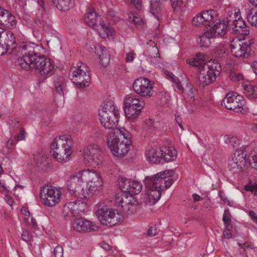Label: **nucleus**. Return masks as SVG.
Here are the masks:
<instances>
[{
    "instance_id": "53",
    "label": "nucleus",
    "mask_w": 257,
    "mask_h": 257,
    "mask_svg": "<svg viewBox=\"0 0 257 257\" xmlns=\"http://www.w3.org/2000/svg\"><path fill=\"white\" fill-rule=\"evenodd\" d=\"M159 230L156 225H154L149 228L147 231V234L150 237H153L158 233Z\"/></svg>"
},
{
    "instance_id": "63",
    "label": "nucleus",
    "mask_w": 257,
    "mask_h": 257,
    "mask_svg": "<svg viewBox=\"0 0 257 257\" xmlns=\"http://www.w3.org/2000/svg\"><path fill=\"white\" fill-rule=\"evenodd\" d=\"M14 146V140L12 138H10L6 144V147L8 149H10Z\"/></svg>"
},
{
    "instance_id": "29",
    "label": "nucleus",
    "mask_w": 257,
    "mask_h": 257,
    "mask_svg": "<svg viewBox=\"0 0 257 257\" xmlns=\"http://www.w3.org/2000/svg\"><path fill=\"white\" fill-rule=\"evenodd\" d=\"M242 87L244 93L249 99L252 100L257 98V85L250 83H243Z\"/></svg>"
},
{
    "instance_id": "20",
    "label": "nucleus",
    "mask_w": 257,
    "mask_h": 257,
    "mask_svg": "<svg viewBox=\"0 0 257 257\" xmlns=\"http://www.w3.org/2000/svg\"><path fill=\"white\" fill-rule=\"evenodd\" d=\"M212 26L213 27H211L208 31L211 32V34L214 38L224 36L227 32V27H230L225 20H219L217 22H216L215 20Z\"/></svg>"
},
{
    "instance_id": "58",
    "label": "nucleus",
    "mask_w": 257,
    "mask_h": 257,
    "mask_svg": "<svg viewBox=\"0 0 257 257\" xmlns=\"http://www.w3.org/2000/svg\"><path fill=\"white\" fill-rule=\"evenodd\" d=\"M21 237L24 241L26 242H28L31 239V235L29 231H23V232L22 233L21 235Z\"/></svg>"
},
{
    "instance_id": "50",
    "label": "nucleus",
    "mask_w": 257,
    "mask_h": 257,
    "mask_svg": "<svg viewBox=\"0 0 257 257\" xmlns=\"http://www.w3.org/2000/svg\"><path fill=\"white\" fill-rule=\"evenodd\" d=\"M170 2L175 11H179L183 4L182 0H170Z\"/></svg>"
},
{
    "instance_id": "19",
    "label": "nucleus",
    "mask_w": 257,
    "mask_h": 257,
    "mask_svg": "<svg viewBox=\"0 0 257 257\" xmlns=\"http://www.w3.org/2000/svg\"><path fill=\"white\" fill-rule=\"evenodd\" d=\"M37 3L40 8L39 9V13L37 14L36 18L32 26L35 31H39L43 29L46 26L47 23L45 20L46 7L43 0H37Z\"/></svg>"
},
{
    "instance_id": "3",
    "label": "nucleus",
    "mask_w": 257,
    "mask_h": 257,
    "mask_svg": "<svg viewBox=\"0 0 257 257\" xmlns=\"http://www.w3.org/2000/svg\"><path fill=\"white\" fill-rule=\"evenodd\" d=\"M73 142L71 136H60L56 137L51 145V153L59 162H65L72 153Z\"/></svg>"
},
{
    "instance_id": "39",
    "label": "nucleus",
    "mask_w": 257,
    "mask_h": 257,
    "mask_svg": "<svg viewBox=\"0 0 257 257\" xmlns=\"http://www.w3.org/2000/svg\"><path fill=\"white\" fill-rule=\"evenodd\" d=\"M247 18L251 25L257 27V10L255 11L253 9L248 10Z\"/></svg>"
},
{
    "instance_id": "22",
    "label": "nucleus",
    "mask_w": 257,
    "mask_h": 257,
    "mask_svg": "<svg viewBox=\"0 0 257 257\" xmlns=\"http://www.w3.org/2000/svg\"><path fill=\"white\" fill-rule=\"evenodd\" d=\"M84 182L82 179V174L81 173L72 175L67 181V187L69 191L71 194L76 193L77 189Z\"/></svg>"
},
{
    "instance_id": "27",
    "label": "nucleus",
    "mask_w": 257,
    "mask_h": 257,
    "mask_svg": "<svg viewBox=\"0 0 257 257\" xmlns=\"http://www.w3.org/2000/svg\"><path fill=\"white\" fill-rule=\"evenodd\" d=\"M124 106L143 108L144 106V103L143 101L141 102L137 96L130 94L125 97Z\"/></svg>"
},
{
    "instance_id": "14",
    "label": "nucleus",
    "mask_w": 257,
    "mask_h": 257,
    "mask_svg": "<svg viewBox=\"0 0 257 257\" xmlns=\"http://www.w3.org/2000/svg\"><path fill=\"white\" fill-rule=\"evenodd\" d=\"M246 156L242 151H236L232 159L228 161L229 171L234 174L241 173L246 164Z\"/></svg>"
},
{
    "instance_id": "64",
    "label": "nucleus",
    "mask_w": 257,
    "mask_h": 257,
    "mask_svg": "<svg viewBox=\"0 0 257 257\" xmlns=\"http://www.w3.org/2000/svg\"><path fill=\"white\" fill-rule=\"evenodd\" d=\"M249 128L254 132H257V122L249 124Z\"/></svg>"
},
{
    "instance_id": "6",
    "label": "nucleus",
    "mask_w": 257,
    "mask_h": 257,
    "mask_svg": "<svg viewBox=\"0 0 257 257\" xmlns=\"http://www.w3.org/2000/svg\"><path fill=\"white\" fill-rule=\"evenodd\" d=\"M153 81L145 77H140L135 80L133 88L135 92L142 97H151L154 94Z\"/></svg>"
},
{
    "instance_id": "10",
    "label": "nucleus",
    "mask_w": 257,
    "mask_h": 257,
    "mask_svg": "<svg viewBox=\"0 0 257 257\" xmlns=\"http://www.w3.org/2000/svg\"><path fill=\"white\" fill-rule=\"evenodd\" d=\"M116 212V210L114 209L103 208L97 210L96 214L102 224L111 227L119 221V217Z\"/></svg>"
},
{
    "instance_id": "40",
    "label": "nucleus",
    "mask_w": 257,
    "mask_h": 257,
    "mask_svg": "<svg viewBox=\"0 0 257 257\" xmlns=\"http://www.w3.org/2000/svg\"><path fill=\"white\" fill-rule=\"evenodd\" d=\"M130 185V192H128L129 194L133 196L134 195L139 194L141 192L142 185L140 183L136 181L131 180Z\"/></svg>"
},
{
    "instance_id": "43",
    "label": "nucleus",
    "mask_w": 257,
    "mask_h": 257,
    "mask_svg": "<svg viewBox=\"0 0 257 257\" xmlns=\"http://www.w3.org/2000/svg\"><path fill=\"white\" fill-rule=\"evenodd\" d=\"M150 190L149 195L151 196L154 200V203L157 202L161 198V192L163 190H159L160 188H148Z\"/></svg>"
},
{
    "instance_id": "9",
    "label": "nucleus",
    "mask_w": 257,
    "mask_h": 257,
    "mask_svg": "<svg viewBox=\"0 0 257 257\" xmlns=\"http://www.w3.org/2000/svg\"><path fill=\"white\" fill-rule=\"evenodd\" d=\"M84 21L88 26L90 27H100L107 37L112 36L113 30L108 24L105 23L100 16L97 15L95 12L91 11L87 13L85 16Z\"/></svg>"
},
{
    "instance_id": "60",
    "label": "nucleus",
    "mask_w": 257,
    "mask_h": 257,
    "mask_svg": "<svg viewBox=\"0 0 257 257\" xmlns=\"http://www.w3.org/2000/svg\"><path fill=\"white\" fill-rule=\"evenodd\" d=\"M132 4L136 7L137 9L141 8L142 1L141 0H130Z\"/></svg>"
},
{
    "instance_id": "31",
    "label": "nucleus",
    "mask_w": 257,
    "mask_h": 257,
    "mask_svg": "<svg viewBox=\"0 0 257 257\" xmlns=\"http://www.w3.org/2000/svg\"><path fill=\"white\" fill-rule=\"evenodd\" d=\"M165 150H162V156L161 160L165 162H170L175 161L177 158V151L173 148L169 147L165 149Z\"/></svg>"
},
{
    "instance_id": "47",
    "label": "nucleus",
    "mask_w": 257,
    "mask_h": 257,
    "mask_svg": "<svg viewBox=\"0 0 257 257\" xmlns=\"http://www.w3.org/2000/svg\"><path fill=\"white\" fill-rule=\"evenodd\" d=\"M145 122L146 128L150 133H153L155 132L156 127L155 126L154 121L152 119H147L145 120Z\"/></svg>"
},
{
    "instance_id": "36",
    "label": "nucleus",
    "mask_w": 257,
    "mask_h": 257,
    "mask_svg": "<svg viewBox=\"0 0 257 257\" xmlns=\"http://www.w3.org/2000/svg\"><path fill=\"white\" fill-rule=\"evenodd\" d=\"M34 160L38 166L42 169L48 166L49 161L48 158L39 153L34 155Z\"/></svg>"
},
{
    "instance_id": "26",
    "label": "nucleus",
    "mask_w": 257,
    "mask_h": 257,
    "mask_svg": "<svg viewBox=\"0 0 257 257\" xmlns=\"http://www.w3.org/2000/svg\"><path fill=\"white\" fill-rule=\"evenodd\" d=\"M167 0H156L152 2L150 12L157 20H159L161 14L163 12V5Z\"/></svg>"
},
{
    "instance_id": "12",
    "label": "nucleus",
    "mask_w": 257,
    "mask_h": 257,
    "mask_svg": "<svg viewBox=\"0 0 257 257\" xmlns=\"http://www.w3.org/2000/svg\"><path fill=\"white\" fill-rule=\"evenodd\" d=\"M241 95L228 93L221 101V105L229 110L241 112L243 110V102Z\"/></svg>"
},
{
    "instance_id": "23",
    "label": "nucleus",
    "mask_w": 257,
    "mask_h": 257,
    "mask_svg": "<svg viewBox=\"0 0 257 257\" xmlns=\"http://www.w3.org/2000/svg\"><path fill=\"white\" fill-rule=\"evenodd\" d=\"M15 17L7 10L0 7V25L11 28L16 25Z\"/></svg>"
},
{
    "instance_id": "41",
    "label": "nucleus",
    "mask_w": 257,
    "mask_h": 257,
    "mask_svg": "<svg viewBox=\"0 0 257 257\" xmlns=\"http://www.w3.org/2000/svg\"><path fill=\"white\" fill-rule=\"evenodd\" d=\"M131 180L122 178L119 182V187L122 193H128L130 192Z\"/></svg>"
},
{
    "instance_id": "32",
    "label": "nucleus",
    "mask_w": 257,
    "mask_h": 257,
    "mask_svg": "<svg viewBox=\"0 0 257 257\" xmlns=\"http://www.w3.org/2000/svg\"><path fill=\"white\" fill-rule=\"evenodd\" d=\"M90 179L89 181L91 183L90 184V189L92 191L97 190V188L102 185V179L100 177L98 174L95 172H92L89 174Z\"/></svg>"
},
{
    "instance_id": "2",
    "label": "nucleus",
    "mask_w": 257,
    "mask_h": 257,
    "mask_svg": "<svg viewBox=\"0 0 257 257\" xmlns=\"http://www.w3.org/2000/svg\"><path fill=\"white\" fill-rule=\"evenodd\" d=\"M131 134L124 128L111 130L106 137V143L111 153L117 157L125 156L132 143Z\"/></svg>"
},
{
    "instance_id": "44",
    "label": "nucleus",
    "mask_w": 257,
    "mask_h": 257,
    "mask_svg": "<svg viewBox=\"0 0 257 257\" xmlns=\"http://www.w3.org/2000/svg\"><path fill=\"white\" fill-rule=\"evenodd\" d=\"M101 110L111 111L112 113H117V114H119L118 110L116 108V107L114 105L113 102L112 101H107L106 103H105L104 105L101 108Z\"/></svg>"
},
{
    "instance_id": "49",
    "label": "nucleus",
    "mask_w": 257,
    "mask_h": 257,
    "mask_svg": "<svg viewBox=\"0 0 257 257\" xmlns=\"http://www.w3.org/2000/svg\"><path fill=\"white\" fill-rule=\"evenodd\" d=\"M225 143L230 145L233 148L237 147L239 145V140L236 137H228L225 140Z\"/></svg>"
},
{
    "instance_id": "33",
    "label": "nucleus",
    "mask_w": 257,
    "mask_h": 257,
    "mask_svg": "<svg viewBox=\"0 0 257 257\" xmlns=\"http://www.w3.org/2000/svg\"><path fill=\"white\" fill-rule=\"evenodd\" d=\"M214 38L208 30L204 33V34L200 37L199 46L201 47L207 48L211 44V40Z\"/></svg>"
},
{
    "instance_id": "34",
    "label": "nucleus",
    "mask_w": 257,
    "mask_h": 257,
    "mask_svg": "<svg viewBox=\"0 0 257 257\" xmlns=\"http://www.w3.org/2000/svg\"><path fill=\"white\" fill-rule=\"evenodd\" d=\"M124 109L125 115L128 119H132L137 118L140 114L142 108L124 106Z\"/></svg>"
},
{
    "instance_id": "11",
    "label": "nucleus",
    "mask_w": 257,
    "mask_h": 257,
    "mask_svg": "<svg viewBox=\"0 0 257 257\" xmlns=\"http://www.w3.org/2000/svg\"><path fill=\"white\" fill-rule=\"evenodd\" d=\"M100 148L96 145H90L83 150L84 159L92 166L102 163V155Z\"/></svg>"
},
{
    "instance_id": "13",
    "label": "nucleus",
    "mask_w": 257,
    "mask_h": 257,
    "mask_svg": "<svg viewBox=\"0 0 257 257\" xmlns=\"http://www.w3.org/2000/svg\"><path fill=\"white\" fill-rule=\"evenodd\" d=\"M218 15L217 12L214 10L204 11L193 19L192 23L196 26H211L217 20Z\"/></svg>"
},
{
    "instance_id": "25",
    "label": "nucleus",
    "mask_w": 257,
    "mask_h": 257,
    "mask_svg": "<svg viewBox=\"0 0 257 257\" xmlns=\"http://www.w3.org/2000/svg\"><path fill=\"white\" fill-rule=\"evenodd\" d=\"M95 53L99 59L101 65L106 67L110 60V55L107 49L104 47L98 46L95 48Z\"/></svg>"
},
{
    "instance_id": "45",
    "label": "nucleus",
    "mask_w": 257,
    "mask_h": 257,
    "mask_svg": "<svg viewBox=\"0 0 257 257\" xmlns=\"http://www.w3.org/2000/svg\"><path fill=\"white\" fill-rule=\"evenodd\" d=\"M188 64L193 66L198 67L199 72L202 71L204 69L205 66V63H202V61H199L196 58L189 60Z\"/></svg>"
},
{
    "instance_id": "8",
    "label": "nucleus",
    "mask_w": 257,
    "mask_h": 257,
    "mask_svg": "<svg viewBox=\"0 0 257 257\" xmlns=\"http://www.w3.org/2000/svg\"><path fill=\"white\" fill-rule=\"evenodd\" d=\"M40 196L44 205L52 207L59 201L61 192L56 188L47 186L40 190Z\"/></svg>"
},
{
    "instance_id": "62",
    "label": "nucleus",
    "mask_w": 257,
    "mask_h": 257,
    "mask_svg": "<svg viewBox=\"0 0 257 257\" xmlns=\"http://www.w3.org/2000/svg\"><path fill=\"white\" fill-rule=\"evenodd\" d=\"M231 230H224L223 232V237L224 238L230 239L232 238V235L230 232Z\"/></svg>"
},
{
    "instance_id": "30",
    "label": "nucleus",
    "mask_w": 257,
    "mask_h": 257,
    "mask_svg": "<svg viewBox=\"0 0 257 257\" xmlns=\"http://www.w3.org/2000/svg\"><path fill=\"white\" fill-rule=\"evenodd\" d=\"M162 156V150L152 148L148 151L147 158L149 162L154 164H159L161 162Z\"/></svg>"
},
{
    "instance_id": "61",
    "label": "nucleus",
    "mask_w": 257,
    "mask_h": 257,
    "mask_svg": "<svg viewBox=\"0 0 257 257\" xmlns=\"http://www.w3.org/2000/svg\"><path fill=\"white\" fill-rule=\"evenodd\" d=\"M134 57L133 56V53L130 52V53H128L126 54V58H125L126 62H133L134 61Z\"/></svg>"
},
{
    "instance_id": "17",
    "label": "nucleus",
    "mask_w": 257,
    "mask_h": 257,
    "mask_svg": "<svg viewBox=\"0 0 257 257\" xmlns=\"http://www.w3.org/2000/svg\"><path fill=\"white\" fill-rule=\"evenodd\" d=\"M116 204L120 206L123 212H129L131 208L136 207L138 204L132 195L126 193H118L115 199Z\"/></svg>"
},
{
    "instance_id": "51",
    "label": "nucleus",
    "mask_w": 257,
    "mask_h": 257,
    "mask_svg": "<svg viewBox=\"0 0 257 257\" xmlns=\"http://www.w3.org/2000/svg\"><path fill=\"white\" fill-rule=\"evenodd\" d=\"M229 77L230 79L234 82H237L243 79V76L240 73L231 72L229 74Z\"/></svg>"
},
{
    "instance_id": "35",
    "label": "nucleus",
    "mask_w": 257,
    "mask_h": 257,
    "mask_svg": "<svg viewBox=\"0 0 257 257\" xmlns=\"http://www.w3.org/2000/svg\"><path fill=\"white\" fill-rule=\"evenodd\" d=\"M240 19H241V18H240L239 10H237V11H236V10H231L228 12L226 22L228 25L230 27L234 24V22H235Z\"/></svg>"
},
{
    "instance_id": "21",
    "label": "nucleus",
    "mask_w": 257,
    "mask_h": 257,
    "mask_svg": "<svg viewBox=\"0 0 257 257\" xmlns=\"http://www.w3.org/2000/svg\"><path fill=\"white\" fill-rule=\"evenodd\" d=\"M73 225L74 230L78 232H87L95 230L96 227L84 218H77L74 220Z\"/></svg>"
},
{
    "instance_id": "28",
    "label": "nucleus",
    "mask_w": 257,
    "mask_h": 257,
    "mask_svg": "<svg viewBox=\"0 0 257 257\" xmlns=\"http://www.w3.org/2000/svg\"><path fill=\"white\" fill-rule=\"evenodd\" d=\"M53 4L62 11H67L75 6V0H52Z\"/></svg>"
},
{
    "instance_id": "59",
    "label": "nucleus",
    "mask_w": 257,
    "mask_h": 257,
    "mask_svg": "<svg viewBox=\"0 0 257 257\" xmlns=\"http://www.w3.org/2000/svg\"><path fill=\"white\" fill-rule=\"evenodd\" d=\"M25 132L23 128H21L19 134L17 136L18 141H20L25 140Z\"/></svg>"
},
{
    "instance_id": "55",
    "label": "nucleus",
    "mask_w": 257,
    "mask_h": 257,
    "mask_svg": "<svg viewBox=\"0 0 257 257\" xmlns=\"http://www.w3.org/2000/svg\"><path fill=\"white\" fill-rule=\"evenodd\" d=\"M184 92H185L191 97H193L194 90L192 85L190 83H188L187 84L186 88L184 89Z\"/></svg>"
},
{
    "instance_id": "46",
    "label": "nucleus",
    "mask_w": 257,
    "mask_h": 257,
    "mask_svg": "<svg viewBox=\"0 0 257 257\" xmlns=\"http://www.w3.org/2000/svg\"><path fill=\"white\" fill-rule=\"evenodd\" d=\"M66 85L62 78H60L58 80L55 82V88L57 93L63 94V91L65 88Z\"/></svg>"
},
{
    "instance_id": "54",
    "label": "nucleus",
    "mask_w": 257,
    "mask_h": 257,
    "mask_svg": "<svg viewBox=\"0 0 257 257\" xmlns=\"http://www.w3.org/2000/svg\"><path fill=\"white\" fill-rule=\"evenodd\" d=\"M54 257H63V249L61 246L58 245L53 250Z\"/></svg>"
},
{
    "instance_id": "5",
    "label": "nucleus",
    "mask_w": 257,
    "mask_h": 257,
    "mask_svg": "<svg viewBox=\"0 0 257 257\" xmlns=\"http://www.w3.org/2000/svg\"><path fill=\"white\" fill-rule=\"evenodd\" d=\"M207 67L208 70L206 72L204 69L199 72L197 83L200 87H204L211 84L220 75L221 67L217 61L214 60L212 62L210 61Z\"/></svg>"
},
{
    "instance_id": "24",
    "label": "nucleus",
    "mask_w": 257,
    "mask_h": 257,
    "mask_svg": "<svg viewBox=\"0 0 257 257\" xmlns=\"http://www.w3.org/2000/svg\"><path fill=\"white\" fill-rule=\"evenodd\" d=\"M231 26L233 32L237 35L247 36L249 33V27L242 18L234 22Z\"/></svg>"
},
{
    "instance_id": "4",
    "label": "nucleus",
    "mask_w": 257,
    "mask_h": 257,
    "mask_svg": "<svg viewBox=\"0 0 257 257\" xmlns=\"http://www.w3.org/2000/svg\"><path fill=\"white\" fill-rule=\"evenodd\" d=\"M174 174L173 170H165L156 174L146 177L144 182L147 188H160L159 190H165L169 188L173 183L172 178Z\"/></svg>"
},
{
    "instance_id": "1",
    "label": "nucleus",
    "mask_w": 257,
    "mask_h": 257,
    "mask_svg": "<svg viewBox=\"0 0 257 257\" xmlns=\"http://www.w3.org/2000/svg\"><path fill=\"white\" fill-rule=\"evenodd\" d=\"M18 49L23 54L18 60L19 65L23 69L39 74L44 78L53 74L55 67L50 59L36 53L30 44H22Z\"/></svg>"
},
{
    "instance_id": "18",
    "label": "nucleus",
    "mask_w": 257,
    "mask_h": 257,
    "mask_svg": "<svg viewBox=\"0 0 257 257\" xmlns=\"http://www.w3.org/2000/svg\"><path fill=\"white\" fill-rule=\"evenodd\" d=\"M118 115L117 113H113L111 111L100 109L99 110V119L101 124L105 128L108 129H116L115 128L118 122Z\"/></svg>"
},
{
    "instance_id": "48",
    "label": "nucleus",
    "mask_w": 257,
    "mask_h": 257,
    "mask_svg": "<svg viewBox=\"0 0 257 257\" xmlns=\"http://www.w3.org/2000/svg\"><path fill=\"white\" fill-rule=\"evenodd\" d=\"M248 160L250 165L257 169V153L252 152L248 157Z\"/></svg>"
},
{
    "instance_id": "57",
    "label": "nucleus",
    "mask_w": 257,
    "mask_h": 257,
    "mask_svg": "<svg viewBox=\"0 0 257 257\" xmlns=\"http://www.w3.org/2000/svg\"><path fill=\"white\" fill-rule=\"evenodd\" d=\"M237 244L239 248L243 249V251H245L246 248H253V245L248 242H245L243 244L240 243H238Z\"/></svg>"
},
{
    "instance_id": "7",
    "label": "nucleus",
    "mask_w": 257,
    "mask_h": 257,
    "mask_svg": "<svg viewBox=\"0 0 257 257\" xmlns=\"http://www.w3.org/2000/svg\"><path fill=\"white\" fill-rule=\"evenodd\" d=\"M77 65L78 68L74 70L72 74L69 75L72 82L76 84L77 87L84 88L89 84L90 77L88 73V70L85 66Z\"/></svg>"
},
{
    "instance_id": "56",
    "label": "nucleus",
    "mask_w": 257,
    "mask_h": 257,
    "mask_svg": "<svg viewBox=\"0 0 257 257\" xmlns=\"http://www.w3.org/2000/svg\"><path fill=\"white\" fill-rule=\"evenodd\" d=\"M231 215L229 210L225 209L222 217V221L223 222L231 221Z\"/></svg>"
},
{
    "instance_id": "37",
    "label": "nucleus",
    "mask_w": 257,
    "mask_h": 257,
    "mask_svg": "<svg viewBox=\"0 0 257 257\" xmlns=\"http://www.w3.org/2000/svg\"><path fill=\"white\" fill-rule=\"evenodd\" d=\"M128 22L134 24L137 27L141 26L144 24L142 18L138 14L131 12L128 16Z\"/></svg>"
},
{
    "instance_id": "15",
    "label": "nucleus",
    "mask_w": 257,
    "mask_h": 257,
    "mask_svg": "<svg viewBox=\"0 0 257 257\" xmlns=\"http://www.w3.org/2000/svg\"><path fill=\"white\" fill-rule=\"evenodd\" d=\"M230 48L231 53L236 58L248 56L251 50V43L249 41L239 40L235 42H233L230 45Z\"/></svg>"
},
{
    "instance_id": "42",
    "label": "nucleus",
    "mask_w": 257,
    "mask_h": 257,
    "mask_svg": "<svg viewBox=\"0 0 257 257\" xmlns=\"http://www.w3.org/2000/svg\"><path fill=\"white\" fill-rule=\"evenodd\" d=\"M246 191L253 193L257 192V180L255 179H249L248 183L244 186Z\"/></svg>"
},
{
    "instance_id": "38",
    "label": "nucleus",
    "mask_w": 257,
    "mask_h": 257,
    "mask_svg": "<svg viewBox=\"0 0 257 257\" xmlns=\"http://www.w3.org/2000/svg\"><path fill=\"white\" fill-rule=\"evenodd\" d=\"M80 189H77L76 193H73L75 196L80 199H84L86 198L87 196L88 195L87 185L84 183L83 185H82Z\"/></svg>"
},
{
    "instance_id": "52",
    "label": "nucleus",
    "mask_w": 257,
    "mask_h": 257,
    "mask_svg": "<svg viewBox=\"0 0 257 257\" xmlns=\"http://www.w3.org/2000/svg\"><path fill=\"white\" fill-rule=\"evenodd\" d=\"M102 134V131L98 127L92 128L90 133V136L93 139L98 138L101 136Z\"/></svg>"
},
{
    "instance_id": "16",
    "label": "nucleus",
    "mask_w": 257,
    "mask_h": 257,
    "mask_svg": "<svg viewBox=\"0 0 257 257\" xmlns=\"http://www.w3.org/2000/svg\"><path fill=\"white\" fill-rule=\"evenodd\" d=\"M17 47L16 38L11 31L2 33L0 37V53L4 55L9 50H13Z\"/></svg>"
}]
</instances>
